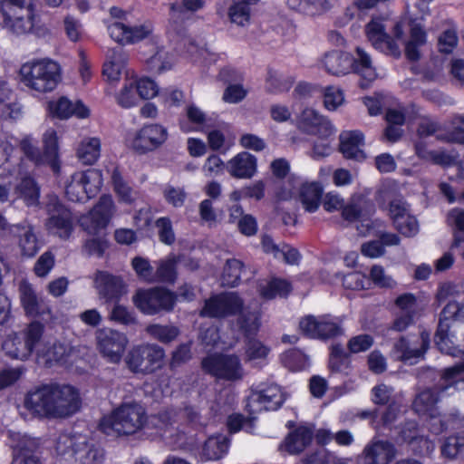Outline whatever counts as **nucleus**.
Listing matches in <instances>:
<instances>
[{
    "instance_id": "nucleus-1",
    "label": "nucleus",
    "mask_w": 464,
    "mask_h": 464,
    "mask_svg": "<svg viewBox=\"0 0 464 464\" xmlns=\"http://www.w3.org/2000/svg\"><path fill=\"white\" fill-rule=\"evenodd\" d=\"M24 406L34 417L62 419L79 411L81 398L78 390L72 385L44 384L27 392Z\"/></svg>"
},
{
    "instance_id": "nucleus-2",
    "label": "nucleus",
    "mask_w": 464,
    "mask_h": 464,
    "mask_svg": "<svg viewBox=\"0 0 464 464\" xmlns=\"http://www.w3.org/2000/svg\"><path fill=\"white\" fill-rule=\"evenodd\" d=\"M149 424L143 406L135 401L123 402L100 422L101 430L107 435L130 436L142 430Z\"/></svg>"
},
{
    "instance_id": "nucleus-3",
    "label": "nucleus",
    "mask_w": 464,
    "mask_h": 464,
    "mask_svg": "<svg viewBox=\"0 0 464 464\" xmlns=\"http://www.w3.org/2000/svg\"><path fill=\"white\" fill-rule=\"evenodd\" d=\"M54 450L69 464H103L104 451L82 434L62 433L55 439Z\"/></svg>"
},
{
    "instance_id": "nucleus-4",
    "label": "nucleus",
    "mask_w": 464,
    "mask_h": 464,
    "mask_svg": "<svg viewBox=\"0 0 464 464\" xmlns=\"http://www.w3.org/2000/svg\"><path fill=\"white\" fill-rule=\"evenodd\" d=\"M22 82L30 90L45 93L53 91L61 81V67L51 59H39L22 65Z\"/></svg>"
},
{
    "instance_id": "nucleus-5",
    "label": "nucleus",
    "mask_w": 464,
    "mask_h": 464,
    "mask_svg": "<svg viewBox=\"0 0 464 464\" xmlns=\"http://www.w3.org/2000/svg\"><path fill=\"white\" fill-rule=\"evenodd\" d=\"M44 332V325L38 321L30 323L20 332H11L2 343L4 354L12 360H28L34 352L36 353Z\"/></svg>"
},
{
    "instance_id": "nucleus-6",
    "label": "nucleus",
    "mask_w": 464,
    "mask_h": 464,
    "mask_svg": "<svg viewBox=\"0 0 464 464\" xmlns=\"http://www.w3.org/2000/svg\"><path fill=\"white\" fill-rule=\"evenodd\" d=\"M463 373L464 362L445 368L441 374L442 382L435 388L425 389L417 394L412 403L413 410L420 415H429L435 419L437 416L436 404L439 401L440 392L451 388L457 390L458 384L464 382Z\"/></svg>"
},
{
    "instance_id": "nucleus-7",
    "label": "nucleus",
    "mask_w": 464,
    "mask_h": 464,
    "mask_svg": "<svg viewBox=\"0 0 464 464\" xmlns=\"http://www.w3.org/2000/svg\"><path fill=\"white\" fill-rule=\"evenodd\" d=\"M176 300L173 292L160 286L139 289L132 296L134 305L146 315L172 311Z\"/></svg>"
},
{
    "instance_id": "nucleus-8",
    "label": "nucleus",
    "mask_w": 464,
    "mask_h": 464,
    "mask_svg": "<svg viewBox=\"0 0 464 464\" xmlns=\"http://www.w3.org/2000/svg\"><path fill=\"white\" fill-rule=\"evenodd\" d=\"M103 178L100 169L75 172L65 186V194L71 201L85 202L101 190Z\"/></svg>"
},
{
    "instance_id": "nucleus-9",
    "label": "nucleus",
    "mask_w": 464,
    "mask_h": 464,
    "mask_svg": "<svg viewBox=\"0 0 464 464\" xmlns=\"http://www.w3.org/2000/svg\"><path fill=\"white\" fill-rule=\"evenodd\" d=\"M165 352L157 344L133 347L126 357L128 368L135 373L150 374L163 366Z\"/></svg>"
},
{
    "instance_id": "nucleus-10",
    "label": "nucleus",
    "mask_w": 464,
    "mask_h": 464,
    "mask_svg": "<svg viewBox=\"0 0 464 464\" xmlns=\"http://www.w3.org/2000/svg\"><path fill=\"white\" fill-rule=\"evenodd\" d=\"M403 26L404 23L402 21L394 24L393 34L395 39H392L385 33V25L382 22L380 19H372L367 24L365 34L375 49L386 54L399 57L401 55V48L398 42L402 40Z\"/></svg>"
},
{
    "instance_id": "nucleus-11",
    "label": "nucleus",
    "mask_w": 464,
    "mask_h": 464,
    "mask_svg": "<svg viewBox=\"0 0 464 464\" xmlns=\"http://www.w3.org/2000/svg\"><path fill=\"white\" fill-rule=\"evenodd\" d=\"M201 366L207 373L226 381L241 380L244 370L237 355L211 354L204 358Z\"/></svg>"
},
{
    "instance_id": "nucleus-12",
    "label": "nucleus",
    "mask_w": 464,
    "mask_h": 464,
    "mask_svg": "<svg viewBox=\"0 0 464 464\" xmlns=\"http://www.w3.org/2000/svg\"><path fill=\"white\" fill-rule=\"evenodd\" d=\"M301 332L313 339L326 340L343 334L342 320L331 314L306 315L299 322Z\"/></svg>"
},
{
    "instance_id": "nucleus-13",
    "label": "nucleus",
    "mask_w": 464,
    "mask_h": 464,
    "mask_svg": "<svg viewBox=\"0 0 464 464\" xmlns=\"http://www.w3.org/2000/svg\"><path fill=\"white\" fill-rule=\"evenodd\" d=\"M95 340L100 354L111 363H119L129 343L127 335L111 328L96 331Z\"/></svg>"
},
{
    "instance_id": "nucleus-14",
    "label": "nucleus",
    "mask_w": 464,
    "mask_h": 464,
    "mask_svg": "<svg viewBox=\"0 0 464 464\" xmlns=\"http://www.w3.org/2000/svg\"><path fill=\"white\" fill-rule=\"evenodd\" d=\"M435 343L442 353L454 357L459 356L464 353V321L439 323Z\"/></svg>"
},
{
    "instance_id": "nucleus-15",
    "label": "nucleus",
    "mask_w": 464,
    "mask_h": 464,
    "mask_svg": "<svg viewBox=\"0 0 464 464\" xmlns=\"http://www.w3.org/2000/svg\"><path fill=\"white\" fill-rule=\"evenodd\" d=\"M430 334L423 331L420 334L401 337L393 345L392 356L404 362L414 363L422 358L429 348Z\"/></svg>"
},
{
    "instance_id": "nucleus-16",
    "label": "nucleus",
    "mask_w": 464,
    "mask_h": 464,
    "mask_svg": "<svg viewBox=\"0 0 464 464\" xmlns=\"http://www.w3.org/2000/svg\"><path fill=\"white\" fill-rule=\"evenodd\" d=\"M115 213L111 196L103 195L98 203L80 219L81 227L89 234L95 235L104 229Z\"/></svg>"
},
{
    "instance_id": "nucleus-17",
    "label": "nucleus",
    "mask_w": 464,
    "mask_h": 464,
    "mask_svg": "<svg viewBox=\"0 0 464 464\" xmlns=\"http://www.w3.org/2000/svg\"><path fill=\"white\" fill-rule=\"evenodd\" d=\"M244 307V301L236 292H227L214 295L206 300L200 312L201 316L222 318L239 313Z\"/></svg>"
},
{
    "instance_id": "nucleus-18",
    "label": "nucleus",
    "mask_w": 464,
    "mask_h": 464,
    "mask_svg": "<svg viewBox=\"0 0 464 464\" xmlns=\"http://www.w3.org/2000/svg\"><path fill=\"white\" fill-rule=\"evenodd\" d=\"M295 126L303 133L329 138L334 133L331 122L313 108L306 107L295 116Z\"/></svg>"
},
{
    "instance_id": "nucleus-19",
    "label": "nucleus",
    "mask_w": 464,
    "mask_h": 464,
    "mask_svg": "<svg viewBox=\"0 0 464 464\" xmlns=\"http://www.w3.org/2000/svg\"><path fill=\"white\" fill-rule=\"evenodd\" d=\"M284 401L285 397L281 388L276 384L270 383L252 393L246 407L250 414H256L263 410L276 411L281 407Z\"/></svg>"
},
{
    "instance_id": "nucleus-20",
    "label": "nucleus",
    "mask_w": 464,
    "mask_h": 464,
    "mask_svg": "<svg viewBox=\"0 0 464 464\" xmlns=\"http://www.w3.org/2000/svg\"><path fill=\"white\" fill-rule=\"evenodd\" d=\"M2 24L9 34L24 35L30 33L34 25V8L1 10Z\"/></svg>"
},
{
    "instance_id": "nucleus-21",
    "label": "nucleus",
    "mask_w": 464,
    "mask_h": 464,
    "mask_svg": "<svg viewBox=\"0 0 464 464\" xmlns=\"http://www.w3.org/2000/svg\"><path fill=\"white\" fill-rule=\"evenodd\" d=\"M168 138L167 130L159 124L143 126L131 140V148L138 153L152 151L161 146Z\"/></svg>"
},
{
    "instance_id": "nucleus-22",
    "label": "nucleus",
    "mask_w": 464,
    "mask_h": 464,
    "mask_svg": "<svg viewBox=\"0 0 464 464\" xmlns=\"http://www.w3.org/2000/svg\"><path fill=\"white\" fill-rule=\"evenodd\" d=\"M48 215L45 226L49 233L63 239L68 238L72 231L71 211L57 201H52L48 205Z\"/></svg>"
},
{
    "instance_id": "nucleus-23",
    "label": "nucleus",
    "mask_w": 464,
    "mask_h": 464,
    "mask_svg": "<svg viewBox=\"0 0 464 464\" xmlns=\"http://www.w3.org/2000/svg\"><path fill=\"white\" fill-rule=\"evenodd\" d=\"M390 217L394 227L406 237L415 236L419 231L418 221L410 212L408 205L400 198L390 203Z\"/></svg>"
},
{
    "instance_id": "nucleus-24",
    "label": "nucleus",
    "mask_w": 464,
    "mask_h": 464,
    "mask_svg": "<svg viewBox=\"0 0 464 464\" xmlns=\"http://www.w3.org/2000/svg\"><path fill=\"white\" fill-rule=\"evenodd\" d=\"M8 229L24 256L33 257L38 253L40 243L34 227L30 223L24 221L11 225Z\"/></svg>"
},
{
    "instance_id": "nucleus-25",
    "label": "nucleus",
    "mask_w": 464,
    "mask_h": 464,
    "mask_svg": "<svg viewBox=\"0 0 464 464\" xmlns=\"http://www.w3.org/2000/svg\"><path fill=\"white\" fill-rule=\"evenodd\" d=\"M75 353V348L66 342L54 341L50 343L43 339L36 350L37 356L49 366L56 362H66Z\"/></svg>"
},
{
    "instance_id": "nucleus-26",
    "label": "nucleus",
    "mask_w": 464,
    "mask_h": 464,
    "mask_svg": "<svg viewBox=\"0 0 464 464\" xmlns=\"http://www.w3.org/2000/svg\"><path fill=\"white\" fill-rule=\"evenodd\" d=\"M94 285L99 295L108 301L119 300L127 293V285L122 278L107 272H97Z\"/></svg>"
},
{
    "instance_id": "nucleus-27",
    "label": "nucleus",
    "mask_w": 464,
    "mask_h": 464,
    "mask_svg": "<svg viewBox=\"0 0 464 464\" xmlns=\"http://www.w3.org/2000/svg\"><path fill=\"white\" fill-rule=\"evenodd\" d=\"M314 431L307 426H299L279 444L278 450L295 455L303 452L312 442Z\"/></svg>"
},
{
    "instance_id": "nucleus-28",
    "label": "nucleus",
    "mask_w": 464,
    "mask_h": 464,
    "mask_svg": "<svg viewBox=\"0 0 464 464\" xmlns=\"http://www.w3.org/2000/svg\"><path fill=\"white\" fill-rule=\"evenodd\" d=\"M396 454L394 445L388 440H373L362 450L364 464H389Z\"/></svg>"
},
{
    "instance_id": "nucleus-29",
    "label": "nucleus",
    "mask_w": 464,
    "mask_h": 464,
    "mask_svg": "<svg viewBox=\"0 0 464 464\" xmlns=\"http://www.w3.org/2000/svg\"><path fill=\"white\" fill-rule=\"evenodd\" d=\"M48 110L53 117L61 120H66L72 116L85 119L90 115L89 109L81 101L72 102L66 97L49 102Z\"/></svg>"
},
{
    "instance_id": "nucleus-30",
    "label": "nucleus",
    "mask_w": 464,
    "mask_h": 464,
    "mask_svg": "<svg viewBox=\"0 0 464 464\" xmlns=\"http://www.w3.org/2000/svg\"><path fill=\"white\" fill-rule=\"evenodd\" d=\"M256 169L257 159L246 151L237 154L227 163V170L236 179H251Z\"/></svg>"
},
{
    "instance_id": "nucleus-31",
    "label": "nucleus",
    "mask_w": 464,
    "mask_h": 464,
    "mask_svg": "<svg viewBox=\"0 0 464 464\" xmlns=\"http://www.w3.org/2000/svg\"><path fill=\"white\" fill-rule=\"evenodd\" d=\"M20 299L25 314L29 316H40L50 313L45 301L37 296L31 285L22 282L19 286Z\"/></svg>"
},
{
    "instance_id": "nucleus-32",
    "label": "nucleus",
    "mask_w": 464,
    "mask_h": 464,
    "mask_svg": "<svg viewBox=\"0 0 464 464\" xmlns=\"http://www.w3.org/2000/svg\"><path fill=\"white\" fill-rule=\"evenodd\" d=\"M356 55L353 57V67L354 72L360 75L359 85L362 89L368 88L377 78V73L372 66V58L362 47L355 50Z\"/></svg>"
},
{
    "instance_id": "nucleus-33",
    "label": "nucleus",
    "mask_w": 464,
    "mask_h": 464,
    "mask_svg": "<svg viewBox=\"0 0 464 464\" xmlns=\"http://www.w3.org/2000/svg\"><path fill=\"white\" fill-rule=\"evenodd\" d=\"M106 57L107 60L103 64L102 73L107 81L111 82H118L128 61V55L123 48L119 46L109 50Z\"/></svg>"
},
{
    "instance_id": "nucleus-34",
    "label": "nucleus",
    "mask_w": 464,
    "mask_h": 464,
    "mask_svg": "<svg viewBox=\"0 0 464 464\" xmlns=\"http://www.w3.org/2000/svg\"><path fill=\"white\" fill-rule=\"evenodd\" d=\"M321 63L328 73L341 76L349 73L352 70L353 57L348 53L333 51L325 53Z\"/></svg>"
},
{
    "instance_id": "nucleus-35",
    "label": "nucleus",
    "mask_w": 464,
    "mask_h": 464,
    "mask_svg": "<svg viewBox=\"0 0 464 464\" xmlns=\"http://www.w3.org/2000/svg\"><path fill=\"white\" fill-rule=\"evenodd\" d=\"M363 144V134L360 130H347L340 135V150L347 159L357 160L364 159L362 150Z\"/></svg>"
},
{
    "instance_id": "nucleus-36",
    "label": "nucleus",
    "mask_w": 464,
    "mask_h": 464,
    "mask_svg": "<svg viewBox=\"0 0 464 464\" xmlns=\"http://www.w3.org/2000/svg\"><path fill=\"white\" fill-rule=\"evenodd\" d=\"M9 445L13 450V458H29L36 456L34 452L39 447V440L27 434L8 431Z\"/></svg>"
},
{
    "instance_id": "nucleus-37",
    "label": "nucleus",
    "mask_w": 464,
    "mask_h": 464,
    "mask_svg": "<svg viewBox=\"0 0 464 464\" xmlns=\"http://www.w3.org/2000/svg\"><path fill=\"white\" fill-rule=\"evenodd\" d=\"M373 211V205L359 194H354L350 200L343 204L342 217L344 220L353 222L363 218Z\"/></svg>"
},
{
    "instance_id": "nucleus-38",
    "label": "nucleus",
    "mask_w": 464,
    "mask_h": 464,
    "mask_svg": "<svg viewBox=\"0 0 464 464\" xmlns=\"http://www.w3.org/2000/svg\"><path fill=\"white\" fill-rule=\"evenodd\" d=\"M228 16L232 23L245 26L249 24L251 14L259 0H231Z\"/></svg>"
},
{
    "instance_id": "nucleus-39",
    "label": "nucleus",
    "mask_w": 464,
    "mask_h": 464,
    "mask_svg": "<svg viewBox=\"0 0 464 464\" xmlns=\"http://www.w3.org/2000/svg\"><path fill=\"white\" fill-rule=\"evenodd\" d=\"M76 155L86 165L95 163L101 155V140L96 137L84 138L78 145Z\"/></svg>"
},
{
    "instance_id": "nucleus-40",
    "label": "nucleus",
    "mask_w": 464,
    "mask_h": 464,
    "mask_svg": "<svg viewBox=\"0 0 464 464\" xmlns=\"http://www.w3.org/2000/svg\"><path fill=\"white\" fill-rule=\"evenodd\" d=\"M322 188L316 182L304 183L300 188L299 198L308 212H314L320 205Z\"/></svg>"
},
{
    "instance_id": "nucleus-41",
    "label": "nucleus",
    "mask_w": 464,
    "mask_h": 464,
    "mask_svg": "<svg viewBox=\"0 0 464 464\" xmlns=\"http://www.w3.org/2000/svg\"><path fill=\"white\" fill-rule=\"evenodd\" d=\"M179 258L175 255H169L165 258L160 259L156 265L157 269L154 272L155 283H174L177 278V264Z\"/></svg>"
},
{
    "instance_id": "nucleus-42",
    "label": "nucleus",
    "mask_w": 464,
    "mask_h": 464,
    "mask_svg": "<svg viewBox=\"0 0 464 464\" xmlns=\"http://www.w3.org/2000/svg\"><path fill=\"white\" fill-rule=\"evenodd\" d=\"M44 159L45 164H49L53 170H57L58 166V138L53 129H48L43 135Z\"/></svg>"
},
{
    "instance_id": "nucleus-43",
    "label": "nucleus",
    "mask_w": 464,
    "mask_h": 464,
    "mask_svg": "<svg viewBox=\"0 0 464 464\" xmlns=\"http://www.w3.org/2000/svg\"><path fill=\"white\" fill-rule=\"evenodd\" d=\"M287 5L291 9L308 15L323 14L331 7L329 0H287Z\"/></svg>"
},
{
    "instance_id": "nucleus-44",
    "label": "nucleus",
    "mask_w": 464,
    "mask_h": 464,
    "mask_svg": "<svg viewBox=\"0 0 464 464\" xmlns=\"http://www.w3.org/2000/svg\"><path fill=\"white\" fill-rule=\"evenodd\" d=\"M229 440L224 435L209 437L203 447V456L209 460L222 458L228 450Z\"/></svg>"
},
{
    "instance_id": "nucleus-45",
    "label": "nucleus",
    "mask_w": 464,
    "mask_h": 464,
    "mask_svg": "<svg viewBox=\"0 0 464 464\" xmlns=\"http://www.w3.org/2000/svg\"><path fill=\"white\" fill-rule=\"evenodd\" d=\"M14 193L16 198L24 199L27 206H34L38 203L39 188L31 177H22L20 183L15 187Z\"/></svg>"
},
{
    "instance_id": "nucleus-46",
    "label": "nucleus",
    "mask_w": 464,
    "mask_h": 464,
    "mask_svg": "<svg viewBox=\"0 0 464 464\" xmlns=\"http://www.w3.org/2000/svg\"><path fill=\"white\" fill-rule=\"evenodd\" d=\"M426 42V34L422 27L415 23L411 24V38L405 43V54L408 59L416 61L420 58L419 48Z\"/></svg>"
},
{
    "instance_id": "nucleus-47",
    "label": "nucleus",
    "mask_w": 464,
    "mask_h": 464,
    "mask_svg": "<svg viewBox=\"0 0 464 464\" xmlns=\"http://www.w3.org/2000/svg\"><path fill=\"white\" fill-rule=\"evenodd\" d=\"M292 291L290 283L285 279L273 278L265 285H260L259 293L265 299H273L276 296H286Z\"/></svg>"
},
{
    "instance_id": "nucleus-48",
    "label": "nucleus",
    "mask_w": 464,
    "mask_h": 464,
    "mask_svg": "<svg viewBox=\"0 0 464 464\" xmlns=\"http://www.w3.org/2000/svg\"><path fill=\"white\" fill-rule=\"evenodd\" d=\"M464 451V432L445 438L440 445V454L444 459L453 460Z\"/></svg>"
},
{
    "instance_id": "nucleus-49",
    "label": "nucleus",
    "mask_w": 464,
    "mask_h": 464,
    "mask_svg": "<svg viewBox=\"0 0 464 464\" xmlns=\"http://www.w3.org/2000/svg\"><path fill=\"white\" fill-rule=\"evenodd\" d=\"M260 314L258 311L242 309L237 317V325L246 337L256 335L260 328Z\"/></svg>"
},
{
    "instance_id": "nucleus-50",
    "label": "nucleus",
    "mask_w": 464,
    "mask_h": 464,
    "mask_svg": "<svg viewBox=\"0 0 464 464\" xmlns=\"http://www.w3.org/2000/svg\"><path fill=\"white\" fill-rule=\"evenodd\" d=\"M145 331L151 338L163 343L174 341L179 334V328L171 324H151Z\"/></svg>"
},
{
    "instance_id": "nucleus-51",
    "label": "nucleus",
    "mask_w": 464,
    "mask_h": 464,
    "mask_svg": "<svg viewBox=\"0 0 464 464\" xmlns=\"http://www.w3.org/2000/svg\"><path fill=\"white\" fill-rule=\"evenodd\" d=\"M397 440L399 442H406L412 444L414 442L428 443L429 440L420 434L419 427L416 421L409 420L401 425L399 429Z\"/></svg>"
},
{
    "instance_id": "nucleus-52",
    "label": "nucleus",
    "mask_w": 464,
    "mask_h": 464,
    "mask_svg": "<svg viewBox=\"0 0 464 464\" xmlns=\"http://www.w3.org/2000/svg\"><path fill=\"white\" fill-rule=\"evenodd\" d=\"M243 263L237 259H228L226 262L224 271L222 274V285L234 287L238 285L240 281Z\"/></svg>"
},
{
    "instance_id": "nucleus-53",
    "label": "nucleus",
    "mask_w": 464,
    "mask_h": 464,
    "mask_svg": "<svg viewBox=\"0 0 464 464\" xmlns=\"http://www.w3.org/2000/svg\"><path fill=\"white\" fill-rule=\"evenodd\" d=\"M282 362L291 371H301L309 365V358L299 349H291L282 355Z\"/></svg>"
},
{
    "instance_id": "nucleus-54",
    "label": "nucleus",
    "mask_w": 464,
    "mask_h": 464,
    "mask_svg": "<svg viewBox=\"0 0 464 464\" xmlns=\"http://www.w3.org/2000/svg\"><path fill=\"white\" fill-rule=\"evenodd\" d=\"M139 94L136 91L134 80H127L116 95L117 103L122 108H130L138 104Z\"/></svg>"
},
{
    "instance_id": "nucleus-55",
    "label": "nucleus",
    "mask_w": 464,
    "mask_h": 464,
    "mask_svg": "<svg viewBox=\"0 0 464 464\" xmlns=\"http://www.w3.org/2000/svg\"><path fill=\"white\" fill-rule=\"evenodd\" d=\"M19 146L24 155L35 165L45 164L43 153L37 146V141L32 136H24L20 140Z\"/></svg>"
},
{
    "instance_id": "nucleus-56",
    "label": "nucleus",
    "mask_w": 464,
    "mask_h": 464,
    "mask_svg": "<svg viewBox=\"0 0 464 464\" xmlns=\"http://www.w3.org/2000/svg\"><path fill=\"white\" fill-rule=\"evenodd\" d=\"M111 181L114 187V191L120 197V198L127 203H130L133 200V191L130 187L124 181L118 168L111 166Z\"/></svg>"
},
{
    "instance_id": "nucleus-57",
    "label": "nucleus",
    "mask_w": 464,
    "mask_h": 464,
    "mask_svg": "<svg viewBox=\"0 0 464 464\" xmlns=\"http://www.w3.org/2000/svg\"><path fill=\"white\" fill-rule=\"evenodd\" d=\"M131 266L140 278L148 283H155L153 267L148 259L136 256L132 259Z\"/></svg>"
},
{
    "instance_id": "nucleus-58",
    "label": "nucleus",
    "mask_w": 464,
    "mask_h": 464,
    "mask_svg": "<svg viewBox=\"0 0 464 464\" xmlns=\"http://www.w3.org/2000/svg\"><path fill=\"white\" fill-rule=\"evenodd\" d=\"M225 169H227V164L224 163L220 157L211 154L206 159L201 170L206 177L215 178L222 175Z\"/></svg>"
},
{
    "instance_id": "nucleus-59",
    "label": "nucleus",
    "mask_w": 464,
    "mask_h": 464,
    "mask_svg": "<svg viewBox=\"0 0 464 464\" xmlns=\"http://www.w3.org/2000/svg\"><path fill=\"white\" fill-rule=\"evenodd\" d=\"M270 349L257 339H249L246 343V359L256 361L265 359Z\"/></svg>"
},
{
    "instance_id": "nucleus-60",
    "label": "nucleus",
    "mask_w": 464,
    "mask_h": 464,
    "mask_svg": "<svg viewBox=\"0 0 464 464\" xmlns=\"http://www.w3.org/2000/svg\"><path fill=\"white\" fill-rule=\"evenodd\" d=\"M155 226L158 229V235L160 242L166 245H172L175 240V233L173 231L171 220L169 218H160Z\"/></svg>"
},
{
    "instance_id": "nucleus-61",
    "label": "nucleus",
    "mask_w": 464,
    "mask_h": 464,
    "mask_svg": "<svg viewBox=\"0 0 464 464\" xmlns=\"http://www.w3.org/2000/svg\"><path fill=\"white\" fill-rule=\"evenodd\" d=\"M344 102L343 91L334 86H328L324 89V103L329 111H334Z\"/></svg>"
},
{
    "instance_id": "nucleus-62",
    "label": "nucleus",
    "mask_w": 464,
    "mask_h": 464,
    "mask_svg": "<svg viewBox=\"0 0 464 464\" xmlns=\"http://www.w3.org/2000/svg\"><path fill=\"white\" fill-rule=\"evenodd\" d=\"M136 91L141 99L149 100L159 94L157 83L150 78L134 80Z\"/></svg>"
},
{
    "instance_id": "nucleus-63",
    "label": "nucleus",
    "mask_w": 464,
    "mask_h": 464,
    "mask_svg": "<svg viewBox=\"0 0 464 464\" xmlns=\"http://www.w3.org/2000/svg\"><path fill=\"white\" fill-rule=\"evenodd\" d=\"M110 320L124 325H130L136 323L134 313L119 304L113 306L110 314Z\"/></svg>"
},
{
    "instance_id": "nucleus-64",
    "label": "nucleus",
    "mask_w": 464,
    "mask_h": 464,
    "mask_svg": "<svg viewBox=\"0 0 464 464\" xmlns=\"http://www.w3.org/2000/svg\"><path fill=\"white\" fill-rule=\"evenodd\" d=\"M461 315H464V306H460L457 302H449L440 314V323L441 321L444 323L460 321Z\"/></svg>"
}]
</instances>
